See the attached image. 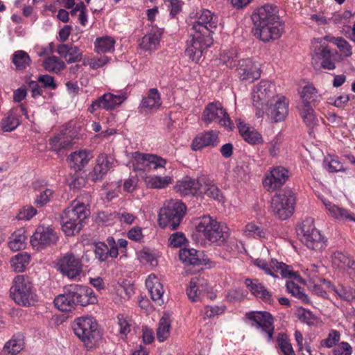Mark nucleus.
<instances>
[{"mask_svg": "<svg viewBox=\"0 0 355 355\" xmlns=\"http://www.w3.org/2000/svg\"><path fill=\"white\" fill-rule=\"evenodd\" d=\"M236 70L243 81L253 83L261 76L259 64L249 58L240 60Z\"/></svg>", "mask_w": 355, "mask_h": 355, "instance_id": "nucleus-17", "label": "nucleus"}, {"mask_svg": "<svg viewBox=\"0 0 355 355\" xmlns=\"http://www.w3.org/2000/svg\"><path fill=\"white\" fill-rule=\"evenodd\" d=\"M148 154L141 153L139 151H136L132 153L131 163L135 171H142L146 169L148 166Z\"/></svg>", "mask_w": 355, "mask_h": 355, "instance_id": "nucleus-51", "label": "nucleus"}, {"mask_svg": "<svg viewBox=\"0 0 355 355\" xmlns=\"http://www.w3.org/2000/svg\"><path fill=\"white\" fill-rule=\"evenodd\" d=\"M295 198L291 189L286 188L275 193L271 200V211L281 220L288 218L294 211Z\"/></svg>", "mask_w": 355, "mask_h": 355, "instance_id": "nucleus-7", "label": "nucleus"}, {"mask_svg": "<svg viewBox=\"0 0 355 355\" xmlns=\"http://www.w3.org/2000/svg\"><path fill=\"white\" fill-rule=\"evenodd\" d=\"M110 60V58L106 55H102L99 58H85L83 61V65L89 66L92 69H97L104 67Z\"/></svg>", "mask_w": 355, "mask_h": 355, "instance_id": "nucleus-52", "label": "nucleus"}, {"mask_svg": "<svg viewBox=\"0 0 355 355\" xmlns=\"http://www.w3.org/2000/svg\"><path fill=\"white\" fill-rule=\"evenodd\" d=\"M245 235L255 239L265 238L267 234L266 230L254 223H250L245 226Z\"/></svg>", "mask_w": 355, "mask_h": 355, "instance_id": "nucleus-53", "label": "nucleus"}, {"mask_svg": "<svg viewBox=\"0 0 355 355\" xmlns=\"http://www.w3.org/2000/svg\"><path fill=\"white\" fill-rule=\"evenodd\" d=\"M266 105V114L273 122L284 120L288 113V103L283 96H272Z\"/></svg>", "mask_w": 355, "mask_h": 355, "instance_id": "nucleus-13", "label": "nucleus"}, {"mask_svg": "<svg viewBox=\"0 0 355 355\" xmlns=\"http://www.w3.org/2000/svg\"><path fill=\"white\" fill-rule=\"evenodd\" d=\"M87 216L85 204L78 200L73 201L61 215L62 230L65 235L70 236L78 234L82 230Z\"/></svg>", "mask_w": 355, "mask_h": 355, "instance_id": "nucleus-2", "label": "nucleus"}, {"mask_svg": "<svg viewBox=\"0 0 355 355\" xmlns=\"http://www.w3.org/2000/svg\"><path fill=\"white\" fill-rule=\"evenodd\" d=\"M24 345L23 340L12 338L5 343L2 349V354L3 355H17L23 349Z\"/></svg>", "mask_w": 355, "mask_h": 355, "instance_id": "nucleus-44", "label": "nucleus"}, {"mask_svg": "<svg viewBox=\"0 0 355 355\" xmlns=\"http://www.w3.org/2000/svg\"><path fill=\"white\" fill-rule=\"evenodd\" d=\"M31 257L27 252H20L12 257L11 268L15 272H23L30 263Z\"/></svg>", "mask_w": 355, "mask_h": 355, "instance_id": "nucleus-41", "label": "nucleus"}, {"mask_svg": "<svg viewBox=\"0 0 355 355\" xmlns=\"http://www.w3.org/2000/svg\"><path fill=\"white\" fill-rule=\"evenodd\" d=\"M112 166V162L109 159L107 155H100L96 159V164L91 173L92 180L96 182L102 180L103 176L109 171Z\"/></svg>", "mask_w": 355, "mask_h": 355, "instance_id": "nucleus-30", "label": "nucleus"}, {"mask_svg": "<svg viewBox=\"0 0 355 355\" xmlns=\"http://www.w3.org/2000/svg\"><path fill=\"white\" fill-rule=\"evenodd\" d=\"M196 22H212L218 20L217 16L209 10L202 9L196 13Z\"/></svg>", "mask_w": 355, "mask_h": 355, "instance_id": "nucleus-62", "label": "nucleus"}, {"mask_svg": "<svg viewBox=\"0 0 355 355\" xmlns=\"http://www.w3.org/2000/svg\"><path fill=\"white\" fill-rule=\"evenodd\" d=\"M319 55L322 68L329 70H333L336 68L335 60L336 57L338 56L336 51H331L329 47L323 46Z\"/></svg>", "mask_w": 355, "mask_h": 355, "instance_id": "nucleus-34", "label": "nucleus"}, {"mask_svg": "<svg viewBox=\"0 0 355 355\" xmlns=\"http://www.w3.org/2000/svg\"><path fill=\"white\" fill-rule=\"evenodd\" d=\"M282 24H259L252 30L255 37L266 42L278 39L283 33Z\"/></svg>", "mask_w": 355, "mask_h": 355, "instance_id": "nucleus-18", "label": "nucleus"}, {"mask_svg": "<svg viewBox=\"0 0 355 355\" xmlns=\"http://www.w3.org/2000/svg\"><path fill=\"white\" fill-rule=\"evenodd\" d=\"M301 241L311 250H320L324 245V238L314 226V220L307 218L297 229Z\"/></svg>", "mask_w": 355, "mask_h": 355, "instance_id": "nucleus-8", "label": "nucleus"}, {"mask_svg": "<svg viewBox=\"0 0 355 355\" xmlns=\"http://www.w3.org/2000/svg\"><path fill=\"white\" fill-rule=\"evenodd\" d=\"M219 142L216 131L207 130L198 134L192 141L191 148L197 151L206 147H215Z\"/></svg>", "mask_w": 355, "mask_h": 355, "instance_id": "nucleus-23", "label": "nucleus"}, {"mask_svg": "<svg viewBox=\"0 0 355 355\" xmlns=\"http://www.w3.org/2000/svg\"><path fill=\"white\" fill-rule=\"evenodd\" d=\"M58 239L57 233L49 227L38 226L31 238V243L37 250L55 244Z\"/></svg>", "mask_w": 355, "mask_h": 355, "instance_id": "nucleus-12", "label": "nucleus"}, {"mask_svg": "<svg viewBox=\"0 0 355 355\" xmlns=\"http://www.w3.org/2000/svg\"><path fill=\"white\" fill-rule=\"evenodd\" d=\"M324 40L336 45L340 51L345 56L349 57L352 54L351 45L340 37L325 36Z\"/></svg>", "mask_w": 355, "mask_h": 355, "instance_id": "nucleus-46", "label": "nucleus"}, {"mask_svg": "<svg viewBox=\"0 0 355 355\" xmlns=\"http://www.w3.org/2000/svg\"><path fill=\"white\" fill-rule=\"evenodd\" d=\"M283 14L277 6L266 4L254 10L251 19L252 22H281Z\"/></svg>", "mask_w": 355, "mask_h": 355, "instance_id": "nucleus-14", "label": "nucleus"}, {"mask_svg": "<svg viewBox=\"0 0 355 355\" xmlns=\"http://www.w3.org/2000/svg\"><path fill=\"white\" fill-rule=\"evenodd\" d=\"M204 180V175L197 179L185 176L176 182L175 189L182 196H194L200 190L201 184L205 183Z\"/></svg>", "mask_w": 355, "mask_h": 355, "instance_id": "nucleus-19", "label": "nucleus"}, {"mask_svg": "<svg viewBox=\"0 0 355 355\" xmlns=\"http://www.w3.org/2000/svg\"><path fill=\"white\" fill-rule=\"evenodd\" d=\"M354 261L342 252H336L333 254V263L340 268H347Z\"/></svg>", "mask_w": 355, "mask_h": 355, "instance_id": "nucleus-59", "label": "nucleus"}, {"mask_svg": "<svg viewBox=\"0 0 355 355\" xmlns=\"http://www.w3.org/2000/svg\"><path fill=\"white\" fill-rule=\"evenodd\" d=\"M57 268L63 275L75 279L82 272V261L73 252H68L58 260Z\"/></svg>", "mask_w": 355, "mask_h": 355, "instance_id": "nucleus-9", "label": "nucleus"}, {"mask_svg": "<svg viewBox=\"0 0 355 355\" xmlns=\"http://www.w3.org/2000/svg\"><path fill=\"white\" fill-rule=\"evenodd\" d=\"M66 288L71 298L74 301L75 306L77 305L85 306L88 304H94L97 302L93 290L88 286L70 284L66 286Z\"/></svg>", "mask_w": 355, "mask_h": 355, "instance_id": "nucleus-11", "label": "nucleus"}, {"mask_svg": "<svg viewBox=\"0 0 355 355\" xmlns=\"http://www.w3.org/2000/svg\"><path fill=\"white\" fill-rule=\"evenodd\" d=\"M244 284L249 289L251 294L256 297L261 298L264 302L272 303L273 300L271 293L258 279L247 278L244 281Z\"/></svg>", "mask_w": 355, "mask_h": 355, "instance_id": "nucleus-25", "label": "nucleus"}, {"mask_svg": "<svg viewBox=\"0 0 355 355\" xmlns=\"http://www.w3.org/2000/svg\"><path fill=\"white\" fill-rule=\"evenodd\" d=\"M216 27V24H192V38L187 42L185 54L193 62H198L204 51L213 44L211 34Z\"/></svg>", "mask_w": 355, "mask_h": 355, "instance_id": "nucleus-1", "label": "nucleus"}, {"mask_svg": "<svg viewBox=\"0 0 355 355\" xmlns=\"http://www.w3.org/2000/svg\"><path fill=\"white\" fill-rule=\"evenodd\" d=\"M147 162L148 166L154 169H157L158 168H164L166 164V159L153 154H148Z\"/></svg>", "mask_w": 355, "mask_h": 355, "instance_id": "nucleus-61", "label": "nucleus"}, {"mask_svg": "<svg viewBox=\"0 0 355 355\" xmlns=\"http://www.w3.org/2000/svg\"><path fill=\"white\" fill-rule=\"evenodd\" d=\"M73 331L88 349L96 347L101 339L98 325L92 317L77 318L73 325Z\"/></svg>", "mask_w": 355, "mask_h": 355, "instance_id": "nucleus-4", "label": "nucleus"}, {"mask_svg": "<svg viewBox=\"0 0 355 355\" xmlns=\"http://www.w3.org/2000/svg\"><path fill=\"white\" fill-rule=\"evenodd\" d=\"M204 181L205 183L201 184V188L204 189L205 193L216 200L223 202L224 196L217 185L210 180L207 175H205Z\"/></svg>", "mask_w": 355, "mask_h": 355, "instance_id": "nucleus-40", "label": "nucleus"}, {"mask_svg": "<svg viewBox=\"0 0 355 355\" xmlns=\"http://www.w3.org/2000/svg\"><path fill=\"white\" fill-rule=\"evenodd\" d=\"M331 288L333 284L324 279H320L318 283H313L310 285V289L313 294L324 298L327 297V292H331Z\"/></svg>", "mask_w": 355, "mask_h": 355, "instance_id": "nucleus-45", "label": "nucleus"}, {"mask_svg": "<svg viewBox=\"0 0 355 355\" xmlns=\"http://www.w3.org/2000/svg\"><path fill=\"white\" fill-rule=\"evenodd\" d=\"M146 182L148 187L161 189L171 184L173 182V179L168 175L164 177L153 175L148 177Z\"/></svg>", "mask_w": 355, "mask_h": 355, "instance_id": "nucleus-43", "label": "nucleus"}, {"mask_svg": "<svg viewBox=\"0 0 355 355\" xmlns=\"http://www.w3.org/2000/svg\"><path fill=\"white\" fill-rule=\"evenodd\" d=\"M297 315L302 322L309 326L315 324L318 320V318L311 311L306 309H299Z\"/></svg>", "mask_w": 355, "mask_h": 355, "instance_id": "nucleus-57", "label": "nucleus"}, {"mask_svg": "<svg viewBox=\"0 0 355 355\" xmlns=\"http://www.w3.org/2000/svg\"><path fill=\"white\" fill-rule=\"evenodd\" d=\"M326 209L329 213L335 218L344 220L347 219L355 222V215L348 210L339 207L330 202H324Z\"/></svg>", "mask_w": 355, "mask_h": 355, "instance_id": "nucleus-35", "label": "nucleus"}, {"mask_svg": "<svg viewBox=\"0 0 355 355\" xmlns=\"http://www.w3.org/2000/svg\"><path fill=\"white\" fill-rule=\"evenodd\" d=\"M37 214V210L33 206H24L19 211L17 218L18 220H28Z\"/></svg>", "mask_w": 355, "mask_h": 355, "instance_id": "nucleus-63", "label": "nucleus"}, {"mask_svg": "<svg viewBox=\"0 0 355 355\" xmlns=\"http://www.w3.org/2000/svg\"><path fill=\"white\" fill-rule=\"evenodd\" d=\"M352 349L347 342H341L333 349L334 355H351Z\"/></svg>", "mask_w": 355, "mask_h": 355, "instance_id": "nucleus-64", "label": "nucleus"}, {"mask_svg": "<svg viewBox=\"0 0 355 355\" xmlns=\"http://www.w3.org/2000/svg\"><path fill=\"white\" fill-rule=\"evenodd\" d=\"M19 123L18 117L11 112L2 120L1 128L4 132H11L15 130Z\"/></svg>", "mask_w": 355, "mask_h": 355, "instance_id": "nucleus-56", "label": "nucleus"}, {"mask_svg": "<svg viewBox=\"0 0 355 355\" xmlns=\"http://www.w3.org/2000/svg\"><path fill=\"white\" fill-rule=\"evenodd\" d=\"M90 153L86 150L76 151L69 155L68 160L70 165L76 171H80L91 159Z\"/></svg>", "mask_w": 355, "mask_h": 355, "instance_id": "nucleus-32", "label": "nucleus"}, {"mask_svg": "<svg viewBox=\"0 0 355 355\" xmlns=\"http://www.w3.org/2000/svg\"><path fill=\"white\" fill-rule=\"evenodd\" d=\"M44 67L46 70L50 72L58 73L64 69L65 64L60 58L51 56L44 60Z\"/></svg>", "mask_w": 355, "mask_h": 355, "instance_id": "nucleus-49", "label": "nucleus"}, {"mask_svg": "<svg viewBox=\"0 0 355 355\" xmlns=\"http://www.w3.org/2000/svg\"><path fill=\"white\" fill-rule=\"evenodd\" d=\"M26 239L25 230L24 229L17 230L10 236L8 246L12 251H18L24 249Z\"/></svg>", "mask_w": 355, "mask_h": 355, "instance_id": "nucleus-36", "label": "nucleus"}, {"mask_svg": "<svg viewBox=\"0 0 355 355\" xmlns=\"http://www.w3.org/2000/svg\"><path fill=\"white\" fill-rule=\"evenodd\" d=\"M300 101L297 106L302 107H315L320 103L321 98V95L318 94L316 88L311 85L303 87L301 92H300Z\"/></svg>", "mask_w": 355, "mask_h": 355, "instance_id": "nucleus-26", "label": "nucleus"}, {"mask_svg": "<svg viewBox=\"0 0 355 355\" xmlns=\"http://www.w3.org/2000/svg\"><path fill=\"white\" fill-rule=\"evenodd\" d=\"M125 98V95H114L112 93H106L92 102L89 111L92 113L99 108L112 110L121 105Z\"/></svg>", "mask_w": 355, "mask_h": 355, "instance_id": "nucleus-20", "label": "nucleus"}, {"mask_svg": "<svg viewBox=\"0 0 355 355\" xmlns=\"http://www.w3.org/2000/svg\"><path fill=\"white\" fill-rule=\"evenodd\" d=\"M331 292H334V293L342 300L349 302L355 299V291L349 287H344L341 285H338V286L333 285Z\"/></svg>", "mask_w": 355, "mask_h": 355, "instance_id": "nucleus-50", "label": "nucleus"}, {"mask_svg": "<svg viewBox=\"0 0 355 355\" xmlns=\"http://www.w3.org/2000/svg\"><path fill=\"white\" fill-rule=\"evenodd\" d=\"M340 333L336 330L329 331L327 338L322 339L320 343V347L331 348L336 346L340 340Z\"/></svg>", "mask_w": 355, "mask_h": 355, "instance_id": "nucleus-54", "label": "nucleus"}, {"mask_svg": "<svg viewBox=\"0 0 355 355\" xmlns=\"http://www.w3.org/2000/svg\"><path fill=\"white\" fill-rule=\"evenodd\" d=\"M186 211V206L180 201L170 200L159 210L158 223L162 228L175 230Z\"/></svg>", "mask_w": 355, "mask_h": 355, "instance_id": "nucleus-5", "label": "nucleus"}, {"mask_svg": "<svg viewBox=\"0 0 355 355\" xmlns=\"http://www.w3.org/2000/svg\"><path fill=\"white\" fill-rule=\"evenodd\" d=\"M161 97L159 92L155 88L150 89L146 97L141 101V108L146 110L157 109L161 106Z\"/></svg>", "mask_w": 355, "mask_h": 355, "instance_id": "nucleus-33", "label": "nucleus"}, {"mask_svg": "<svg viewBox=\"0 0 355 355\" xmlns=\"http://www.w3.org/2000/svg\"><path fill=\"white\" fill-rule=\"evenodd\" d=\"M35 191L39 193L36 195L34 203L37 207H42L50 202L53 197L54 191L47 188L44 181H35L33 184Z\"/></svg>", "mask_w": 355, "mask_h": 355, "instance_id": "nucleus-27", "label": "nucleus"}, {"mask_svg": "<svg viewBox=\"0 0 355 355\" xmlns=\"http://www.w3.org/2000/svg\"><path fill=\"white\" fill-rule=\"evenodd\" d=\"M12 62L17 70H24L30 65L31 60L26 52L19 50L14 53Z\"/></svg>", "mask_w": 355, "mask_h": 355, "instance_id": "nucleus-47", "label": "nucleus"}, {"mask_svg": "<svg viewBox=\"0 0 355 355\" xmlns=\"http://www.w3.org/2000/svg\"><path fill=\"white\" fill-rule=\"evenodd\" d=\"M275 85L269 81L261 80L252 94V101L255 106L266 105L270 102L269 98L272 96Z\"/></svg>", "mask_w": 355, "mask_h": 355, "instance_id": "nucleus-21", "label": "nucleus"}, {"mask_svg": "<svg viewBox=\"0 0 355 355\" xmlns=\"http://www.w3.org/2000/svg\"><path fill=\"white\" fill-rule=\"evenodd\" d=\"M196 230L200 236L218 245L223 243L229 236L227 225L209 215H204L196 220Z\"/></svg>", "mask_w": 355, "mask_h": 355, "instance_id": "nucleus-3", "label": "nucleus"}, {"mask_svg": "<svg viewBox=\"0 0 355 355\" xmlns=\"http://www.w3.org/2000/svg\"><path fill=\"white\" fill-rule=\"evenodd\" d=\"M209 284L207 281L203 277H193L189 284V286L187 289V293L189 298L192 302H197L201 300V295L209 291Z\"/></svg>", "mask_w": 355, "mask_h": 355, "instance_id": "nucleus-24", "label": "nucleus"}, {"mask_svg": "<svg viewBox=\"0 0 355 355\" xmlns=\"http://www.w3.org/2000/svg\"><path fill=\"white\" fill-rule=\"evenodd\" d=\"M108 245L105 243L99 242L95 245L94 254L100 261H105L108 258Z\"/></svg>", "mask_w": 355, "mask_h": 355, "instance_id": "nucleus-60", "label": "nucleus"}, {"mask_svg": "<svg viewBox=\"0 0 355 355\" xmlns=\"http://www.w3.org/2000/svg\"><path fill=\"white\" fill-rule=\"evenodd\" d=\"M57 52L60 55L64 57L68 63L78 62L82 58V51L75 46L60 44Z\"/></svg>", "mask_w": 355, "mask_h": 355, "instance_id": "nucleus-31", "label": "nucleus"}, {"mask_svg": "<svg viewBox=\"0 0 355 355\" xmlns=\"http://www.w3.org/2000/svg\"><path fill=\"white\" fill-rule=\"evenodd\" d=\"M248 318L254 322V326L261 329L266 334L268 340H270L273 336L274 326L273 318L270 313L266 311L252 312L248 314Z\"/></svg>", "mask_w": 355, "mask_h": 355, "instance_id": "nucleus-15", "label": "nucleus"}, {"mask_svg": "<svg viewBox=\"0 0 355 355\" xmlns=\"http://www.w3.org/2000/svg\"><path fill=\"white\" fill-rule=\"evenodd\" d=\"M286 291L293 296L300 299L302 302H308V296L304 293L303 288L292 281H287L286 284Z\"/></svg>", "mask_w": 355, "mask_h": 355, "instance_id": "nucleus-55", "label": "nucleus"}, {"mask_svg": "<svg viewBox=\"0 0 355 355\" xmlns=\"http://www.w3.org/2000/svg\"><path fill=\"white\" fill-rule=\"evenodd\" d=\"M179 258L187 266H199L205 264L202 252L193 248L181 249L179 252Z\"/></svg>", "mask_w": 355, "mask_h": 355, "instance_id": "nucleus-29", "label": "nucleus"}, {"mask_svg": "<svg viewBox=\"0 0 355 355\" xmlns=\"http://www.w3.org/2000/svg\"><path fill=\"white\" fill-rule=\"evenodd\" d=\"M202 119L206 123L217 121L225 128H230L232 121L226 110L219 102L209 103L205 108Z\"/></svg>", "mask_w": 355, "mask_h": 355, "instance_id": "nucleus-10", "label": "nucleus"}, {"mask_svg": "<svg viewBox=\"0 0 355 355\" xmlns=\"http://www.w3.org/2000/svg\"><path fill=\"white\" fill-rule=\"evenodd\" d=\"M10 296L18 304L28 306L35 302V294L31 282L27 276L17 275L10 288Z\"/></svg>", "mask_w": 355, "mask_h": 355, "instance_id": "nucleus-6", "label": "nucleus"}, {"mask_svg": "<svg viewBox=\"0 0 355 355\" xmlns=\"http://www.w3.org/2000/svg\"><path fill=\"white\" fill-rule=\"evenodd\" d=\"M277 341L284 355H295L293 347L285 334H279Z\"/></svg>", "mask_w": 355, "mask_h": 355, "instance_id": "nucleus-58", "label": "nucleus"}, {"mask_svg": "<svg viewBox=\"0 0 355 355\" xmlns=\"http://www.w3.org/2000/svg\"><path fill=\"white\" fill-rule=\"evenodd\" d=\"M163 31L156 26H152L148 33L141 38L140 48L148 52H153L158 49Z\"/></svg>", "mask_w": 355, "mask_h": 355, "instance_id": "nucleus-22", "label": "nucleus"}, {"mask_svg": "<svg viewBox=\"0 0 355 355\" xmlns=\"http://www.w3.org/2000/svg\"><path fill=\"white\" fill-rule=\"evenodd\" d=\"M288 178V170L282 166H277L266 175L263 184L268 191H274L284 184Z\"/></svg>", "mask_w": 355, "mask_h": 355, "instance_id": "nucleus-16", "label": "nucleus"}, {"mask_svg": "<svg viewBox=\"0 0 355 355\" xmlns=\"http://www.w3.org/2000/svg\"><path fill=\"white\" fill-rule=\"evenodd\" d=\"M115 40L110 36L97 37L94 42L95 51L98 53H111L114 51Z\"/></svg>", "mask_w": 355, "mask_h": 355, "instance_id": "nucleus-38", "label": "nucleus"}, {"mask_svg": "<svg viewBox=\"0 0 355 355\" xmlns=\"http://www.w3.org/2000/svg\"><path fill=\"white\" fill-rule=\"evenodd\" d=\"M297 109L300 112L301 117L307 126L312 127L316 124L318 120L313 110V107L297 106Z\"/></svg>", "mask_w": 355, "mask_h": 355, "instance_id": "nucleus-48", "label": "nucleus"}, {"mask_svg": "<svg viewBox=\"0 0 355 355\" xmlns=\"http://www.w3.org/2000/svg\"><path fill=\"white\" fill-rule=\"evenodd\" d=\"M272 269L275 272H279L280 275L284 278H290V279H300V277L297 272H295L292 270L291 267L290 266L286 265L282 262H278L277 261L272 260Z\"/></svg>", "mask_w": 355, "mask_h": 355, "instance_id": "nucleus-42", "label": "nucleus"}, {"mask_svg": "<svg viewBox=\"0 0 355 355\" xmlns=\"http://www.w3.org/2000/svg\"><path fill=\"white\" fill-rule=\"evenodd\" d=\"M146 286L150 295L151 299L155 302H157V304L161 305L163 303L162 296L164 289L158 277L154 274L150 275L146 280Z\"/></svg>", "mask_w": 355, "mask_h": 355, "instance_id": "nucleus-28", "label": "nucleus"}, {"mask_svg": "<svg viewBox=\"0 0 355 355\" xmlns=\"http://www.w3.org/2000/svg\"><path fill=\"white\" fill-rule=\"evenodd\" d=\"M55 306L61 311H70L75 308L74 301L69 295L66 286L64 288V293L58 295L54 299Z\"/></svg>", "mask_w": 355, "mask_h": 355, "instance_id": "nucleus-39", "label": "nucleus"}, {"mask_svg": "<svg viewBox=\"0 0 355 355\" xmlns=\"http://www.w3.org/2000/svg\"><path fill=\"white\" fill-rule=\"evenodd\" d=\"M171 327V320L168 314L164 313L160 318L158 327L157 329V339L162 343L168 339L170 336Z\"/></svg>", "mask_w": 355, "mask_h": 355, "instance_id": "nucleus-37", "label": "nucleus"}]
</instances>
